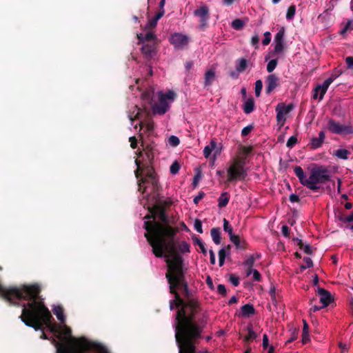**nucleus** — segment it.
<instances>
[{
    "instance_id": "1",
    "label": "nucleus",
    "mask_w": 353,
    "mask_h": 353,
    "mask_svg": "<svg viewBox=\"0 0 353 353\" xmlns=\"http://www.w3.org/2000/svg\"><path fill=\"white\" fill-rule=\"evenodd\" d=\"M168 270L165 277L169 283L170 292L174 299L170 301V310L177 309L173 327L179 353H196V345L203 339V330L208 321L206 312L196 319L201 312L199 301L189 289L185 277L183 259L181 255L166 259Z\"/></svg>"
},
{
    "instance_id": "2",
    "label": "nucleus",
    "mask_w": 353,
    "mask_h": 353,
    "mask_svg": "<svg viewBox=\"0 0 353 353\" xmlns=\"http://www.w3.org/2000/svg\"><path fill=\"white\" fill-rule=\"evenodd\" d=\"M41 292V288L38 283L9 288L4 287L0 283V296L10 304L16 305L20 300L27 301V303L23 305L22 313L19 316L27 326L37 331L42 330V327L46 325L57 334L61 343L54 340L57 353L61 345H68L77 349L81 341H86L90 345L89 351L97 350L99 347V345L88 341L85 337L74 338L72 336L71 329L66 325L59 327L57 325L52 324V316L40 296Z\"/></svg>"
},
{
    "instance_id": "3",
    "label": "nucleus",
    "mask_w": 353,
    "mask_h": 353,
    "mask_svg": "<svg viewBox=\"0 0 353 353\" xmlns=\"http://www.w3.org/2000/svg\"><path fill=\"white\" fill-rule=\"evenodd\" d=\"M148 210L150 214L145 216L148 219L144 222L143 228L146 230L144 236L152 247V253L157 258L170 259L181 254L189 253L190 245L186 241H178L175 236L179 232L177 227H164L156 219V214L152 210L149 203Z\"/></svg>"
},
{
    "instance_id": "4",
    "label": "nucleus",
    "mask_w": 353,
    "mask_h": 353,
    "mask_svg": "<svg viewBox=\"0 0 353 353\" xmlns=\"http://www.w3.org/2000/svg\"><path fill=\"white\" fill-rule=\"evenodd\" d=\"M137 169L134 171L135 176L138 180L139 189L141 188V184H148L151 185L152 192L149 195L158 193L161 189L159 182V178L153 167L142 169L141 162L139 160L135 161Z\"/></svg>"
},
{
    "instance_id": "5",
    "label": "nucleus",
    "mask_w": 353,
    "mask_h": 353,
    "mask_svg": "<svg viewBox=\"0 0 353 353\" xmlns=\"http://www.w3.org/2000/svg\"><path fill=\"white\" fill-rule=\"evenodd\" d=\"M329 181H330V175L326 168L321 166L314 168L311 170L310 176L307 179V182L310 183V184H307L306 188L312 191L318 192L321 188L319 184H324Z\"/></svg>"
},
{
    "instance_id": "6",
    "label": "nucleus",
    "mask_w": 353,
    "mask_h": 353,
    "mask_svg": "<svg viewBox=\"0 0 353 353\" xmlns=\"http://www.w3.org/2000/svg\"><path fill=\"white\" fill-rule=\"evenodd\" d=\"M228 181L232 182L236 180H244L247 176V171L245 169V160L243 158L236 157L228 168Z\"/></svg>"
},
{
    "instance_id": "7",
    "label": "nucleus",
    "mask_w": 353,
    "mask_h": 353,
    "mask_svg": "<svg viewBox=\"0 0 353 353\" xmlns=\"http://www.w3.org/2000/svg\"><path fill=\"white\" fill-rule=\"evenodd\" d=\"M342 74V72L340 70H335L330 75L329 78H327L326 80L324 81L322 85H318L314 89V94H313V99H316L319 94V100H322L323 99L324 95L325 94L330 85L336 79L338 78L341 74Z\"/></svg>"
},
{
    "instance_id": "8",
    "label": "nucleus",
    "mask_w": 353,
    "mask_h": 353,
    "mask_svg": "<svg viewBox=\"0 0 353 353\" xmlns=\"http://www.w3.org/2000/svg\"><path fill=\"white\" fill-rule=\"evenodd\" d=\"M327 130L336 134H353V127L348 125H341L333 119H330L327 126Z\"/></svg>"
},
{
    "instance_id": "9",
    "label": "nucleus",
    "mask_w": 353,
    "mask_h": 353,
    "mask_svg": "<svg viewBox=\"0 0 353 353\" xmlns=\"http://www.w3.org/2000/svg\"><path fill=\"white\" fill-rule=\"evenodd\" d=\"M194 16L199 18V29L205 30L208 26L210 19V10L208 6H202L194 11Z\"/></svg>"
},
{
    "instance_id": "10",
    "label": "nucleus",
    "mask_w": 353,
    "mask_h": 353,
    "mask_svg": "<svg viewBox=\"0 0 353 353\" xmlns=\"http://www.w3.org/2000/svg\"><path fill=\"white\" fill-rule=\"evenodd\" d=\"M90 347L91 346L88 343L81 341L77 349L68 345H61L58 348V353H88Z\"/></svg>"
},
{
    "instance_id": "11",
    "label": "nucleus",
    "mask_w": 353,
    "mask_h": 353,
    "mask_svg": "<svg viewBox=\"0 0 353 353\" xmlns=\"http://www.w3.org/2000/svg\"><path fill=\"white\" fill-rule=\"evenodd\" d=\"M140 157L142 159V163H141L142 169L153 167L154 148L151 145H146L143 152L140 154Z\"/></svg>"
},
{
    "instance_id": "12",
    "label": "nucleus",
    "mask_w": 353,
    "mask_h": 353,
    "mask_svg": "<svg viewBox=\"0 0 353 353\" xmlns=\"http://www.w3.org/2000/svg\"><path fill=\"white\" fill-rule=\"evenodd\" d=\"M152 210L156 214V219H159V223L164 225V227H172L170 224V220L163 206L159 204H151Z\"/></svg>"
},
{
    "instance_id": "13",
    "label": "nucleus",
    "mask_w": 353,
    "mask_h": 353,
    "mask_svg": "<svg viewBox=\"0 0 353 353\" xmlns=\"http://www.w3.org/2000/svg\"><path fill=\"white\" fill-rule=\"evenodd\" d=\"M279 86V79L275 74H271L265 79V92L270 94L272 91Z\"/></svg>"
},
{
    "instance_id": "14",
    "label": "nucleus",
    "mask_w": 353,
    "mask_h": 353,
    "mask_svg": "<svg viewBox=\"0 0 353 353\" xmlns=\"http://www.w3.org/2000/svg\"><path fill=\"white\" fill-rule=\"evenodd\" d=\"M285 28L281 27L274 37V52L277 54L283 52L284 49Z\"/></svg>"
},
{
    "instance_id": "15",
    "label": "nucleus",
    "mask_w": 353,
    "mask_h": 353,
    "mask_svg": "<svg viewBox=\"0 0 353 353\" xmlns=\"http://www.w3.org/2000/svg\"><path fill=\"white\" fill-rule=\"evenodd\" d=\"M316 292L320 296V302L323 304V307L328 306L333 301L330 292L327 290L318 286Z\"/></svg>"
},
{
    "instance_id": "16",
    "label": "nucleus",
    "mask_w": 353,
    "mask_h": 353,
    "mask_svg": "<svg viewBox=\"0 0 353 353\" xmlns=\"http://www.w3.org/2000/svg\"><path fill=\"white\" fill-rule=\"evenodd\" d=\"M170 43L176 48H180L188 43V37L180 33H175L170 39Z\"/></svg>"
},
{
    "instance_id": "17",
    "label": "nucleus",
    "mask_w": 353,
    "mask_h": 353,
    "mask_svg": "<svg viewBox=\"0 0 353 353\" xmlns=\"http://www.w3.org/2000/svg\"><path fill=\"white\" fill-rule=\"evenodd\" d=\"M148 201L150 204H159L163 206V209L172 205V201L170 200H161L159 196V192L153 194L152 195L148 196Z\"/></svg>"
},
{
    "instance_id": "18",
    "label": "nucleus",
    "mask_w": 353,
    "mask_h": 353,
    "mask_svg": "<svg viewBox=\"0 0 353 353\" xmlns=\"http://www.w3.org/2000/svg\"><path fill=\"white\" fill-rule=\"evenodd\" d=\"M170 108V105L168 101H165L163 98L159 97V103L154 104L153 110L159 114H164Z\"/></svg>"
},
{
    "instance_id": "19",
    "label": "nucleus",
    "mask_w": 353,
    "mask_h": 353,
    "mask_svg": "<svg viewBox=\"0 0 353 353\" xmlns=\"http://www.w3.org/2000/svg\"><path fill=\"white\" fill-rule=\"evenodd\" d=\"M325 138V133L324 131H321L319 134V137H313L311 139L310 143L308 145L312 150H315L320 148L324 142Z\"/></svg>"
},
{
    "instance_id": "20",
    "label": "nucleus",
    "mask_w": 353,
    "mask_h": 353,
    "mask_svg": "<svg viewBox=\"0 0 353 353\" xmlns=\"http://www.w3.org/2000/svg\"><path fill=\"white\" fill-rule=\"evenodd\" d=\"M230 240L234 244L237 250H245L247 249L248 243L245 239H241L239 235L235 234L234 236H231Z\"/></svg>"
},
{
    "instance_id": "21",
    "label": "nucleus",
    "mask_w": 353,
    "mask_h": 353,
    "mask_svg": "<svg viewBox=\"0 0 353 353\" xmlns=\"http://www.w3.org/2000/svg\"><path fill=\"white\" fill-rule=\"evenodd\" d=\"M294 172L295 175L299 179L300 183L306 187L307 184H310V183L307 182V179L305 174L303 172V170L301 166H295L294 168Z\"/></svg>"
},
{
    "instance_id": "22",
    "label": "nucleus",
    "mask_w": 353,
    "mask_h": 353,
    "mask_svg": "<svg viewBox=\"0 0 353 353\" xmlns=\"http://www.w3.org/2000/svg\"><path fill=\"white\" fill-rule=\"evenodd\" d=\"M141 52L146 58H151L155 54L154 44L144 43L141 47Z\"/></svg>"
},
{
    "instance_id": "23",
    "label": "nucleus",
    "mask_w": 353,
    "mask_h": 353,
    "mask_svg": "<svg viewBox=\"0 0 353 353\" xmlns=\"http://www.w3.org/2000/svg\"><path fill=\"white\" fill-rule=\"evenodd\" d=\"M163 16V11L159 10V12L155 14V16L148 20V22L145 26V30H150L153 29L157 26L158 21Z\"/></svg>"
},
{
    "instance_id": "24",
    "label": "nucleus",
    "mask_w": 353,
    "mask_h": 353,
    "mask_svg": "<svg viewBox=\"0 0 353 353\" xmlns=\"http://www.w3.org/2000/svg\"><path fill=\"white\" fill-rule=\"evenodd\" d=\"M54 314L58 320L63 324L65 323V316L63 314L64 310L61 305H55L52 309Z\"/></svg>"
},
{
    "instance_id": "25",
    "label": "nucleus",
    "mask_w": 353,
    "mask_h": 353,
    "mask_svg": "<svg viewBox=\"0 0 353 353\" xmlns=\"http://www.w3.org/2000/svg\"><path fill=\"white\" fill-rule=\"evenodd\" d=\"M241 313L243 316L249 317L255 314V309L252 304H245L241 308Z\"/></svg>"
},
{
    "instance_id": "26",
    "label": "nucleus",
    "mask_w": 353,
    "mask_h": 353,
    "mask_svg": "<svg viewBox=\"0 0 353 353\" xmlns=\"http://www.w3.org/2000/svg\"><path fill=\"white\" fill-rule=\"evenodd\" d=\"M215 79V72L212 69L208 70L205 74L204 77V85L205 87L212 85V82Z\"/></svg>"
},
{
    "instance_id": "27",
    "label": "nucleus",
    "mask_w": 353,
    "mask_h": 353,
    "mask_svg": "<svg viewBox=\"0 0 353 353\" xmlns=\"http://www.w3.org/2000/svg\"><path fill=\"white\" fill-rule=\"evenodd\" d=\"M230 200V194L227 192H222L218 199V205L220 208L225 207Z\"/></svg>"
},
{
    "instance_id": "28",
    "label": "nucleus",
    "mask_w": 353,
    "mask_h": 353,
    "mask_svg": "<svg viewBox=\"0 0 353 353\" xmlns=\"http://www.w3.org/2000/svg\"><path fill=\"white\" fill-rule=\"evenodd\" d=\"M293 108V105L292 104H289L288 105H285L283 103H279L275 108V110L276 112H281L283 115L285 116V114L289 113Z\"/></svg>"
},
{
    "instance_id": "29",
    "label": "nucleus",
    "mask_w": 353,
    "mask_h": 353,
    "mask_svg": "<svg viewBox=\"0 0 353 353\" xmlns=\"http://www.w3.org/2000/svg\"><path fill=\"white\" fill-rule=\"evenodd\" d=\"M212 241L216 245L221 243V231L219 228H213L210 230Z\"/></svg>"
},
{
    "instance_id": "30",
    "label": "nucleus",
    "mask_w": 353,
    "mask_h": 353,
    "mask_svg": "<svg viewBox=\"0 0 353 353\" xmlns=\"http://www.w3.org/2000/svg\"><path fill=\"white\" fill-rule=\"evenodd\" d=\"M254 109V101L252 97L249 98L243 105V111L245 114H250Z\"/></svg>"
},
{
    "instance_id": "31",
    "label": "nucleus",
    "mask_w": 353,
    "mask_h": 353,
    "mask_svg": "<svg viewBox=\"0 0 353 353\" xmlns=\"http://www.w3.org/2000/svg\"><path fill=\"white\" fill-rule=\"evenodd\" d=\"M137 38L139 43H143L145 41L154 40L156 39V35L151 32H148L145 35H143L142 34H137Z\"/></svg>"
},
{
    "instance_id": "32",
    "label": "nucleus",
    "mask_w": 353,
    "mask_h": 353,
    "mask_svg": "<svg viewBox=\"0 0 353 353\" xmlns=\"http://www.w3.org/2000/svg\"><path fill=\"white\" fill-rule=\"evenodd\" d=\"M246 330L248 331V334L245 336V339H244V341L245 342L252 341L257 337V334L252 330V325H248L246 327Z\"/></svg>"
},
{
    "instance_id": "33",
    "label": "nucleus",
    "mask_w": 353,
    "mask_h": 353,
    "mask_svg": "<svg viewBox=\"0 0 353 353\" xmlns=\"http://www.w3.org/2000/svg\"><path fill=\"white\" fill-rule=\"evenodd\" d=\"M350 154V151L346 149H339L333 153V155L339 159L346 160L348 159V155Z\"/></svg>"
},
{
    "instance_id": "34",
    "label": "nucleus",
    "mask_w": 353,
    "mask_h": 353,
    "mask_svg": "<svg viewBox=\"0 0 353 353\" xmlns=\"http://www.w3.org/2000/svg\"><path fill=\"white\" fill-rule=\"evenodd\" d=\"M216 143L214 141H212L210 145H206L203 149V155L205 158H208L212 150L216 148Z\"/></svg>"
},
{
    "instance_id": "35",
    "label": "nucleus",
    "mask_w": 353,
    "mask_h": 353,
    "mask_svg": "<svg viewBox=\"0 0 353 353\" xmlns=\"http://www.w3.org/2000/svg\"><path fill=\"white\" fill-rule=\"evenodd\" d=\"M223 230L225 232L228 233L230 239L231 236H234L235 234L233 233V228L230 225L229 221L226 219H223Z\"/></svg>"
},
{
    "instance_id": "36",
    "label": "nucleus",
    "mask_w": 353,
    "mask_h": 353,
    "mask_svg": "<svg viewBox=\"0 0 353 353\" xmlns=\"http://www.w3.org/2000/svg\"><path fill=\"white\" fill-rule=\"evenodd\" d=\"M248 67V61L245 59L241 58L239 59V64L236 66V70L239 72H244Z\"/></svg>"
},
{
    "instance_id": "37",
    "label": "nucleus",
    "mask_w": 353,
    "mask_h": 353,
    "mask_svg": "<svg viewBox=\"0 0 353 353\" xmlns=\"http://www.w3.org/2000/svg\"><path fill=\"white\" fill-rule=\"evenodd\" d=\"M193 240L194 243L199 246L201 252L205 255L207 254V250L205 248L204 243L197 236L194 237Z\"/></svg>"
},
{
    "instance_id": "38",
    "label": "nucleus",
    "mask_w": 353,
    "mask_h": 353,
    "mask_svg": "<svg viewBox=\"0 0 353 353\" xmlns=\"http://www.w3.org/2000/svg\"><path fill=\"white\" fill-rule=\"evenodd\" d=\"M244 24L245 23H244L243 21H242L240 19H234L232 22V27L234 30H241V29H242L243 28Z\"/></svg>"
},
{
    "instance_id": "39",
    "label": "nucleus",
    "mask_w": 353,
    "mask_h": 353,
    "mask_svg": "<svg viewBox=\"0 0 353 353\" xmlns=\"http://www.w3.org/2000/svg\"><path fill=\"white\" fill-rule=\"evenodd\" d=\"M175 95L174 91L170 90L165 94L160 92L159 97L163 98V99L167 101V100H174Z\"/></svg>"
},
{
    "instance_id": "40",
    "label": "nucleus",
    "mask_w": 353,
    "mask_h": 353,
    "mask_svg": "<svg viewBox=\"0 0 353 353\" xmlns=\"http://www.w3.org/2000/svg\"><path fill=\"white\" fill-rule=\"evenodd\" d=\"M353 30V21L348 20L345 26L340 31L341 34H345L347 31Z\"/></svg>"
},
{
    "instance_id": "41",
    "label": "nucleus",
    "mask_w": 353,
    "mask_h": 353,
    "mask_svg": "<svg viewBox=\"0 0 353 353\" xmlns=\"http://www.w3.org/2000/svg\"><path fill=\"white\" fill-rule=\"evenodd\" d=\"M278 64V60L276 59H274L270 60L267 65V71L268 72H272L276 68Z\"/></svg>"
},
{
    "instance_id": "42",
    "label": "nucleus",
    "mask_w": 353,
    "mask_h": 353,
    "mask_svg": "<svg viewBox=\"0 0 353 353\" xmlns=\"http://www.w3.org/2000/svg\"><path fill=\"white\" fill-rule=\"evenodd\" d=\"M296 12V7L294 5L290 6L287 11L286 19L290 20L294 18Z\"/></svg>"
},
{
    "instance_id": "43",
    "label": "nucleus",
    "mask_w": 353,
    "mask_h": 353,
    "mask_svg": "<svg viewBox=\"0 0 353 353\" xmlns=\"http://www.w3.org/2000/svg\"><path fill=\"white\" fill-rule=\"evenodd\" d=\"M263 88V82L261 79L255 82V95L258 97L260 96Z\"/></svg>"
},
{
    "instance_id": "44",
    "label": "nucleus",
    "mask_w": 353,
    "mask_h": 353,
    "mask_svg": "<svg viewBox=\"0 0 353 353\" xmlns=\"http://www.w3.org/2000/svg\"><path fill=\"white\" fill-rule=\"evenodd\" d=\"M180 169V165L177 161H174L170 168V173L176 174L179 172Z\"/></svg>"
},
{
    "instance_id": "45",
    "label": "nucleus",
    "mask_w": 353,
    "mask_h": 353,
    "mask_svg": "<svg viewBox=\"0 0 353 353\" xmlns=\"http://www.w3.org/2000/svg\"><path fill=\"white\" fill-rule=\"evenodd\" d=\"M298 139L296 136L290 137L286 143V146L290 148H292L295 144L297 143Z\"/></svg>"
},
{
    "instance_id": "46",
    "label": "nucleus",
    "mask_w": 353,
    "mask_h": 353,
    "mask_svg": "<svg viewBox=\"0 0 353 353\" xmlns=\"http://www.w3.org/2000/svg\"><path fill=\"white\" fill-rule=\"evenodd\" d=\"M179 143L180 140L177 137L172 135L169 137V143L170 145L176 147L179 144Z\"/></svg>"
},
{
    "instance_id": "47",
    "label": "nucleus",
    "mask_w": 353,
    "mask_h": 353,
    "mask_svg": "<svg viewBox=\"0 0 353 353\" xmlns=\"http://www.w3.org/2000/svg\"><path fill=\"white\" fill-rule=\"evenodd\" d=\"M254 261H255V258H254V255H251V256H250V257L248 259H247L245 261L244 265L245 266H247L248 268H251L254 265Z\"/></svg>"
},
{
    "instance_id": "48",
    "label": "nucleus",
    "mask_w": 353,
    "mask_h": 353,
    "mask_svg": "<svg viewBox=\"0 0 353 353\" xmlns=\"http://www.w3.org/2000/svg\"><path fill=\"white\" fill-rule=\"evenodd\" d=\"M229 281L235 287H236L239 285V277L234 274H230Z\"/></svg>"
},
{
    "instance_id": "49",
    "label": "nucleus",
    "mask_w": 353,
    "mask_h": 353,
    "mask_svg": "<svg viewBox=\"0 0 353 353\" xmlns=\"http://www.w3.org/2000/svg\"><path fill=\"white\" fill-rule=\"evenodd\" d=\"M194 228L199 233H203L202 222L199 219L195 220Z\"/></svg>"
},
{
    "instance_id": "50",
    "label": "nucleus",
    "mask_w": 353,
    "mask_h": 353,
    "mask_svg": "<svg viewBox=\"0 0 353 353\" xmlns=\"http://www.w3.org/2000/svg\"><path fill=\"white\" fill-rule=\"evenodd\" d=\"M253 128H254V127L252 125H249L243 128V130H241V135L243 137L247 136L248 134H249L250 133V132L252 130Z\"/></svg>"
},
{
    "instance_id": "51",
    "label": "nucleus",
    "mask_w": 353,
    "mask_h": 353,
    "mask_svg": "<svg viewBox=\"0 0 353 353\" xmlns=\"http://www.w3.org/2000/svg\"><path fill=\"white\" fill-rule=\"evenodd\" d=\"M286 119L284 115L282 114L281 112H276V121L281 125H283Z\"/></svg>"
},
{
    "instance_id": "52",
    "label": "nucleus",
    "mask_w": 353,
    "mask_h": 353,
    "mask_svg": "<svg viewBox=\"0 0 353 353\" xmlns=\"http://www.w3.org/2000/svg\"><path fill=\"white\" fill-rule=\"evenodd\" d=\"M201 177V172L199 170H198L197 173L194 175V179H193L192 185L194 188L197 186Z\"/></svg>"
},
{
    "instance_id": "53",
    "label": "nucleus",
    "mask_w": 353,
    "mask_h": 353,
    "mask_svg": "<svg viewBox=\"0 0 353 353\" xmlns=\"http://www.w3.org/2000/svg\"><path fill=\"white\" fill-rule=\"evenodd\" d=\"M217 292L219 294H220L223 296H225L227 291H226V288H225V285L223 284H219L217 286Z\"/></svg>"
},
{
    "instance_id": "54",
    "label": "nucleus",
    "mask_w": 353,
    "mask_h": 353,
    "mask_svg": "<svg viewBox=\"0 0 353 353\" xmlns=\"http://www.w3.org/2000/svg\"><path fill=\"white\" fill-rule=\"evenodd\" d=\"M205 193L203 191H200L197 196H196L194 199V203L198 204L199 201L204 197Z\"/></svg>"
},
{
    "instance_id": "55",
    "label": "nucleus",
    "mask_w": 353,
    "mask_h": 353,
    "mask_svg": "<svg viewBox=\"0 0 353 353\" xmlns=\"http://www.w3.org/2000/svg\"><path fill=\"white\" fill-rule=\"evenodd\" d=\"M259 37L257 34L253 36L251 39V43L256 49L259 48Z\"/></svg>"
},
{
    "instance_id": "56",
    "label": "nucleus",
    "mask_w": 353,
    "mask_h": 353,
    "mask_svg": "<svg viewBox=\"0 0 353 353\" xmlns=\"http://www.w3.org/2000/svg\"><path fill=\"white\" fill-rule=\"evenodd\" d=\"M263 349H267L269 347V339L268 336L266 334H264L263 336V343H262Z\"/></svg>"
},
{
    "instance_id": "57",
    "label": "nucleus",
    "mask_w": 353,
    "mask_h": 353,
    "mask_svg": "<svg viewBox=\"0 0 353 353\" xmlns=\"http://www.w3.org/2000/svg\"><path fill=\"white\" fill-rule=\"evenodd\" d=\"M345 62L348 69L353 70V57H347L345 59Z\"/></svg>"
},
{
    "instance_id": "58",
    "label": "nucleus",
    "mask_w": 353,
    "mask_h": 353,
    "mask_svg": "<svg viewBox=\"0 0 353 353\" xmlns=\"http://www.w3.org/2000/svg\"><path fill=\"white\" fill-rule=\"evenodd\" d=\"M281 232L285 237H289L290 236V228L287 225H283L281 228Z\"/></svg>"
},
{
    "instance_id": "59",
    "label": "nucleus",
    "mask_w": 353,
    "mask_h": 353,
    "mask_svg": "<svg viewBox=\"0 0 353 353\" xmlns=\"http://www.w3.org/2000/svg\"><path fill=\"white\" fill-rule=\"evenodd\" d=\"M148 132H150L154 130V123L152 121H148L145 124Z\"/></svg>"
},
{
    "instance_id": "60",
    "label": "nucleus",
    "mask_w": 353,
    "mask_h": 353,
    "mask_svg": "<svg viewBox=\"0 0 353 353\" xmlns=\"http://www.w3.org/2000/svg\"><path fill=\"white\" fill-rule=\"evenodd\" d=\"M303 261H305V265H306V267H307V268L313 267V261L310 257H304Z\"/></svg>"
},
{
    "instance_id": "61",
    "label": "nucleus",
    "mask_w": 353,
    "mask_h": 353,
    "mask_svg": "<svg viewBox=\"0 0 353 353\" xmlns=\"http://www.w3.org/2000/svg\"><path fill=\"white\" fill-rule=\"evenodd\" d=\"M129 141L130 142V146L132 148L135 149L137 147V140L135 137H131L129 139Z\"/></svg>"
},
{
    "instance_id": "62",
    "label": "nucleus",
    "mask_w": 353,
    "mask_h": 353,
    "mask_svg": "<svg viewBox=\"0 0 353 353\" xmlns=\"http://www.w3.org/2000/svg\"><path fill=\"white\" fill-rule=\"evenodd\" d=\"M297 336H298V331H294L292 334V336L287 340V341L285 342V344H288V343H292V341H294L295 339H297Z\"/></svg>"
},
{
    "instance_id": "63",
    "label": "nucleus",
    "mask_w": 353,
    "mask_h": 353,
    "mask_svg": "<svg viewBox=\"0 0 353 353\" xmlns=\"http://www.w3.org/2000/svg\"><path fill=\"white\" fill-rule=\"evenodd\" d=\"M253 279L256 281H260L261 279V274L257 270H253Z\"/></svg>"
},
{
    "instance_id": "64",
    "label": "nucleus",
    "mask_w": 353,
    "mask_h": 353,
    "mask_svg": "<svg viewBox=\"0 0 353 353\" xmlns=\"http://www.w3.org/2000/svg\"><path fill=\"white\" fill-rule=\"evenodd\" d=\"M340 220L343 222H352L353 221V213L346 217L341 216Z\"/></svg>"
}]
</instances>
